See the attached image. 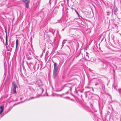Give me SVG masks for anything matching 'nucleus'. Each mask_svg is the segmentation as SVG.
I'll return each mask as SVG.
<instances>
[{
    "label": "nucleus",
    "mask_w": 121,
    "mask_h": 121,
    "mask_svg": "<svg viewBox=\"0 0 121 121\" xmlns=\"http://www.w3.org/2000/svg\"><path fill=\"white\" fill-rule=\"evenodd\" d=\"M40 89L42 90V92H43V91H44V89H43L42 88H41Z\"/></svg>",
    "instance_id": "nucleus-10"
},
{
    "label": "nucleus",
    "mask_w": 121,
    "mask_h": 121,
    "mask_svg": "<svg viewBox=\"0 0 121 121\" xmlns=\"http://www.w3.org/2000/svg\"><path fill=\"white\" fill-rule=\"evenodd\" d=\"M53 71L58 72L57 65L56 63H54Z\"/></svg>",
    "instance_id": "nucleus-3"
},
{
    "label": "nucleus",
    "mask_w": 121,
    "mask_h": 121,
    "mask_svg": "<svg viewBox=\"0 0 121 121\" xmlns=\"http://www.w3.org/2000/svg\"><path fill=\"white\" fill-rule=\"evenodd\" d=\"M18 40L17 39L16 41V49H17V45H18Z\"/></svg>",
    "instance_id": "nucleus-7"
},
{
    "label": "nucleus",
    "mask_w": 121,
    "mask_h": 121,
    "mask_svg": "<svg viewBox=\"0 0 121 121\" xmlns=\"http://www.w3.org/2000/svg\"><path fill=\"white\" fill-rule=\"evenodd\" d=\"M104 86V85H102V87H103Z\"/></svg>",
    "instance_id": "nucleus-15"
},
{
    "label": "nucleus",
    "mask_w": 121,
    "mask_h": 121,
    "mask_svg": "<svg viewBox=\"0 0 121 121\" xmlns=\"http://www.w3.org/2000/svg\"><path fill=\"white\" fill-rule=\"evenodd\" d=\"M12 85L13 86V92L14 93H16V88L17 87V86L15 84L14 82H13L12 83Z\"/></svg>",
    "instance_id": "nucleus-1"
},
{
    "label": "nucleus",
    "mask_w": 121,
    "mask_h": 121,
    "mask_svg": "<svg viewBox=\"0 0 121 121\" xmlns=\"http://www.w3.org/2000/svg\"><path fill=\"white\" fill-rule=\"evenodd\" d=\"M36 84L38 85V86H39L42 83V82L40 78L38 79L36 81Z\"/></svg>",
    "instance_id": "nucleus-4"
},
{
    "label": "nucleus",
    "mask_w": 121,
    "mask_h": 121,
    "mask_svg": "<svg viewBox=\"0 0 121 121\" xmlns=\"http://www.w3.org/2000/svg\"><path fill=\"white\" fill-rule=\"evenodd\" d=\"M4 106V105L0 106V114L3 111Z\"/></svg>",
    "instance_id": "nucleus-6"
},
{
    "label": "nucleus",
    "mask_w": 121,
    "mask_h": 121,
    "mask_svg": "<svg viewBox=\"0 0 121 121\" xmlns=\"http://www.w3.org/2000/svg\"><path fill=\"white\" fill-rule=\"evenodd\" d=\"M64 30V29H62V30Z\"/></svg>",
    "instance_id": "nucleus-16"
},
{
    "label": "nucleus",
    "mask_w": 121,
    "mask_h": 121,
    "mask_svg": "<svg viewBox=\"0 0 121 121\" xmlns=\"http://www.w3.org/2000/svg\"><path fill=\"white\" fill-rule=\"evenodd\" d=\"M11 46H12V47L13 48V46H12V44L11 45Z\"/></svg>",
    "instance_id": "nucleus-13"
},
{
    "label": "nucleus",
    "mask_w": 121,
    "mask_h": 121,
    "mask_svg": "<svg viewBox=\"0 0 121 121\" xmlns=\"http://www.w3.org/2000/svg\"><path fill=\"white\" fill-rule=\"evenodd\" d=\"M63 42H64V41H63Z\"/></svg>",
    "instance_id": "nucleus-18"
},
{
    "label": "nucleus",
    "mask_w": 121,
    "mask_h": 121,
    "mask_svg": "<svg viewBox=\"0 0 121 121\" xmlns=\"http://www.w3.org/2000/svg\"><path fill=\"white\" fill-rule=\"evenodd\" d=\"M64 98H65V99H69V98L68 97H65Z\"/></svg>",
    "instance_id": "nucleus-11"
},
{
    "label": "nucleus",
    "mask_w": 121,
    "mask_h": 121,
    "mask_svg": "<svg viewBox=\"0 0 121 121\" xmlns=\"http://www.w3.org/2000/svg\"><path fill=\"white\" fill-rule=\"evenodd\" d=\"M98 85V84H95V86H96V85Z\"/></svg>",
    "instance_id": "nucleus-14"
},
{
    "label": "nucleus",
    "mask_w": 121,
    "mask_h": 121,
    "mask_svg": "<svg viewBox=\"0 0 121 121\" xmlns=\"http://www.w3.org/2000/svg\"><path fill=\"white\" fill-rule=\"evenodd\" d=\"M92 90H93V89H92Z\"/></svg>",
    "instance_id": "nucleus-17"
},
{
    "label": "nucleus",
    "mask_w": 121,
    "mask_h": 121,
    "mask_svg": "<svg viewBox=\"0 0 121 121\" xmlns=\"http://www.w3.org/2000/svg\"><path fill=\"white\" fill-rule=\"evenodd\" d=\"M75 11L76 12V13L78 15V16L79 15V14L78 13V12H77V11H76V10H75Z\"/></svg>",
    "instance_id": "nucleus-9"
},
{
    "label": "nucleus",
    "mask_w": 121,
    "mask_h": 121,
    "mask_svg": "<svg viewBox=\"0 0 121 121\" xmlns=\"http://www.w3.org/2000/svg\"><path fill=\"white\" fill-rule=\"evenodd\" d=\"M58 73V72L53 71L52 75L53 78H55L56 77Z\"/></svg>",
    "instance_id": "nucleus-5"
},
{
    "label": "nucleus",
    "mask_w": 121,
    "mask_h": 121,
    "mask_svg": "<svg viewBox=\"0 0 121 121\" xmlns=\"http://www.w3.org/2000/svg\"><path fill=\"white\" fill-rule=\"evenodd\" d=\"M21 1L25 3L26 6L27 8L29 7V4L30 3L29 0H20Z\"/></svg>",
    "instance_id": "nucleus-2"
},
{
    "label": "nucleus",
    "mask_w": 121,
    "mask_h": 121,
    "mask_svg": "<svg viewBox=\"0 0 121 121\" xmlns=\"http://www.w3.org/2000/svg\"><path fill=\"white\" fill-rule=\"evenodd\" d=\"M7 41H8L7 37V35H6V43H5V45L6 46V45H7Z\"/></svg>",
    "instance_id": "nucleus-8"
},
{
    "label": "nucleus",
    "mask_w": 121,
    "mask_h": 121,
    "mask_svg": "<svg viewBox=\"0 0 121 121\" xmlns=\"http://www.w3.org/2000/svg\"><path fill=\"white\" fill-rule=\"evenodd\" d=\"M36 97H32L31 98H30V99H32V98H36Z\"/></svg>",
    "instance_id": "nucleus-12"
}]
</instances>
